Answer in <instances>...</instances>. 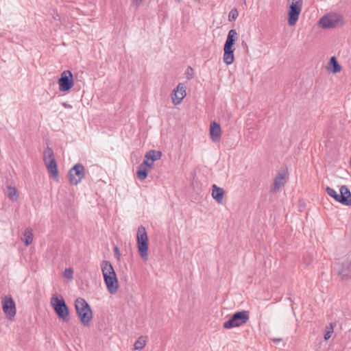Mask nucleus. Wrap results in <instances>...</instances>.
<instances>
[{"label":"nucleus","instance_id":"1","mask_svg":"<svg viewBox=\"0 0 351 351\" xmlns=\"http://www.w3.org/2000/svg\"><path fill=\"white\" fill-rule=\"evenodd\" d=\"M101 267L108 291L111 294L116 293L119 288V282L112 265L109 261H103L101 263Z\"/></svg>","mask_w":351,"mask_h":351},{"label":"nucleus","instance_id":"2","mask_svg":"<svg viewBox=\"0 0 351 351\" xmlns=\"http://www.w3.org/2000/svg\"><path fill=\"white\" fill-rule=\"evenodd\" d=\"M76 313L81 323L84 326H89L93 319V311L88 303L82 298H78L75 301Z\"/></svg>","mask_w":351,"mask_h":351},{"label":"nucleus","instance_id":"3","mask_svg":"<svg viewBox=\"0 0 351 351\" xmlns=\"http://www.w3.org/2000/svg\"><path fill=\"white\" fill-rule=\"evenodd\" d=\"M51 304L60 319L64 322L69 321V310L61 295H53L51 298Z\"/></svg>","mask_w":351,"mask_h":351},{"label":"nucleus","instance_id":"4","mask_svg":"<svg viewBox=\"0 0 351 351\" xmlns=\"http://www.w3.org/2000/svg\"><path fill=\"white\" fill-rule=\"evenodd\" d=\"M137 247L138 251L142 259L147 261L148 258V237L146 230L143 226L138 228L137 234Z\"/></svg>","mask_w":351,"mask_h":351},{"label":"nucleus","instance_id":"5","mask_svg":"<svg viewBox=\"0 0 351 351\" xmlns=\"http://www.w3.org/2000/svg\"><path fill=\"white\" fill-rule=\"evenodd\" d=\"M327 194L334 198L335 201L345 206H351V192L346 185H343L340 188V194L330 186L326 189Z\"/></svg>","mask_w":351,"mask_h":351},{"label":"nucleus","instance_id":"6","mask_svg":"<svg viewBox=\"0 0 351 351\" xmlns=\"http://www.w3.org/2000/svg\"><path fill=\"white\" fill-rule=\"evenodd\" d=\"M43 161L46 167L51 176L53 179H58V165L55 158L53 149L47 146L44 150Z\"/></svg>","mask_w":351,"mask_h":351},{"label":"nucleus","instance_id":"7","mask_svg":"<svg viewBox=\"0 0 351 351\" xmlns=\"http://www.w3.org/2000/svg\"><path fill=\"white\" fill-rule=\"evenodd\" d=\"M250 319V312L247 311H241L234 313L230 318L226 321L223 327L225 329H231L235 327H239L247 322Z\"/></svg>","mask_w":351,"mask_h":351},{"label":"nucleus","instance_id":"8","mask_svg":"<svg viewBox=\"0 0 351 351\" xmlns=\"http://www.w3.org/2000/svg\"><path fill=\"white\" fill-rule=\"evenodd\" d=\"M343 24V16L337 13L328 14L319 21V25L324 29L334 28Z\"/></svg>","mask_w":351,"mask_h":351},{"label":"nucleus","instance_id":"9","mask_svg":"<svg viewBox=\"0 0 351 351\" xmlns=\"http://www.w3.org/2000/svg\"><path fill=\"white\" fill-rule=\"evenodd\" d=\"M333 271L337 274L342 282L351 280V260L346 259L341 263H336Z\"/></svg>","mask_w":351,"mask_h":351},{"label":"nucleus","instance_id":"10","mask_svg":"<svg viewBox=\"0 0 351 351\" xmlns=\"http://www.w3.org/2000/svg\"><path fill=\"white\" fill-rule=\"evenodd\" d=\"M302 0H292L288 10V24L293 26L296 24L302 10Z\"/></svg>","mask_w":351,"mask_h":351},{"label":"nucleus","instance_id":"11","mask_svg":"<svg viewBox=\"0 0 351 351\" xmlns=\"http://www.w3.org/2000/svg\"><path fill=\"white\" fill-rule=\"evenodd\" d=\"M86 169L80 163L75 164L69 171V182L72 185H77L85 178Z\"/></svg>","mask_w":351,"mask_h":351},{"label":"nucleus","instance_id":"12","mask_svg":"<svg viewBox=\"0 0 351 351\" xmlns=\"http://www.w3.org/2000/svg\"><path fill=\"white\" fill-rule=\"evenodd\" d=\"M59 90L61 92L69 91L74 85L73 73L69 70L64 71L58 79Z\"/></svg>","mask_w":351,"mask_h":351},{"label":"nucleus","instance_id":"13","mask_svg":"<svg viewBox=\"0 0 351 351\" xmlns=\"http://www.w3.org/2000/svg\"><path fill=\"white\" fill-rule=\"evenodd\" d=\"M2 308L7 318L12 321L16 313V304L11 295L2 298Z\"/></svg>","mask_w":351,"mask_h":351},{"label":"nucleus","instance_id":"14","mask_svg":"<svg viewBox=\"0 0 351 351\" xmlns=\"http://www.w3.org/2000/svg\"><path fill=\"white\" fill-rule=\"evenodd\" d=\"M286 175L287 171L285 170H281L277 173L270 187V193H274L277 192L285 185Z\"/></svg>","mask_w":351,"mask_h":351},{"label":"nucleus","instance_id":"15","mask_svg":"<svg viewBox=\"0 0 351 351\" xmlns=\"http://www.w3.org/2000/svg\"><path fill=\"white\" fill-rule=\"evenodd\" d=\"M173 91L175 93L173 95L172 94V101L175 105H178L186 96V87L182 84H179L176 90Z\"/></svg>","mask_w":351,"mask_h":351},{"label":"nucleus","instance_id":"16","mask_svg":"<svg viewBox=\"0 0 351 351\" xmlns=\"http://www.w3.org/2000/svg\"><path fill=\"white\" fill-rule=\"evenodd\" d=\"M234 46L224 45L223 60L224 63L226 64L227 65H230L234 62Z\"/></svg>","mask_w":351,"mask_h":351},{"label":"nucleus","instance_id":"17","mask_svg":"<svg viewBox=\"0 0 351 351\" xmlns=\"http://www.w3.org/2000/svg\"><path fill=\"white\" fill-rule=\"evenodd\" d=\"M221 134V126L216 121H213L210 125V136L213 142L219 141Z\"/></svg>","mask_w":351,"mask_h":351},{"label":"nucleus","instance_id":"18","mask_svg":"<svg viewBox=\"0 0 351 351\" xmlns=\"http://www.w3.org/2000/svg\"><path fill=\"white\" fill-rule=\"evenodd\" d=\"M212 197L217 203L221 204L224 195V191L222 188L213 184L212 186Z\"/></svg>","mask_w":351,"mask_h":351},{"label":"nucleus","instance_id":"19","mask_svg":"<svg viewBox=\"0 0 351 351\" xmlns=\"http://www.w3.org/2000/svg\"><path fill=\"white\" fill-rule=\"evenodd\" d=\"M328 69L333 73H337L341 71V66L339 64L335 56L330 58Z\"/></svg>","mask_w":351,"mask_h":351},{"label":"nucleus","instance_id":"20","mask_svg":"<svg viewBox=\"0 0 351 351\" xmlns=\"http://www.w3.org/2000/svg\"><path fill=\"white\" fill-rule=\"evenodd\" d=\"M237 39L238 34L236 29H232L228 32L227 38L224 45L234 46Z\"/></svg>","mask_w":351,"mask_h":351},{"label":"nucleus","instance_id":"21","mask_svg":"<svg viewBox=\"0 0 351 351\" xmlns=\"http://www.w3.org/2000/svg\"><path fill=\"white\" fill-rule=\"evenodd\" d=\"M161 157L162 152L160 151H156L154 149L148 151L145 155V158L146 159H149V160H151V162H153L157 160L160 159Z\"/></svg>","mask_w":351,"mask_h":351},{"label":"nucleus","instance_id":"22","mask_svg":"<svg viewBox=\"0 0 351 351\" xmlns=\"http://www.w3.org/2000/svg\"><path fill=\"white\" fill-rule=\"evenodd\" d=\"M22 240L26 246L29 245L32 243L33 233L31 229H25L23 233V238L22 239Z\"/></svg>","mask_w":351,"mask_h":351},{"label":"nucleus","instance_id":"23","mask_svg":"<svg viewBox=\"0 0 351 351\" xmlns=\"http://www.w3.org/2000/svg\"><path fill=\"white\" fill-rule=\"evenodd\" d=\"M148 175V170L147 168L141 166L138 167V169L136 171V176L138 180H144L147 178Z\"/></svg>","mask_w":351,"mask_h":351},{"label":"nucleus","instance_id":"24","mask_svg":"<svg viewBox=\"0 0 351 351\" xmlns=\"http://www.w3.org/2000/svg\"><path fill=\"white\" fill-rule=\"evenodd\" d=\"M8 197L12 201H16L18 198L17 191L15 187L8 186Z\"/></svg>","mask_w":351,"mask_h":351},{"label":"nucleus","instance_id":"25","mask_svg":"<svg viewBox=\"0 0 351 351\" xmlns=\"http://www.w3.org/2000/svg\"><path fill=\"white\" fill-rule=\"evenodd\" d=\"M146 344V340L144 337H140L134 343V349L136 350H142Z\"/></svg>","mask_w":351,"mask_h":351},{"label":"nucleus","instance_id":"26","mask_svg":"<svg viewBox=\"0 0 351 351\" xmlns=\"http://www.w3.org/2000/svg\"><path fill=\"white\" fill-rule=\"evenodd\" d=\"M239 16V12L237 8L232 9L228 14V21L232 22L234 21Z\"/></svg>","mask_w":351,"mask_h":351},{"label":"nucleus","instance_id":"27","mask_svg":"<svg viewBox=\"0 0 351 351\" xmlns=\"http://www.w3.org/2000/svg\"><path fill=\"white\" fill-rule=\"evenodd\" d=\"M336 326V324H334V323H330V327H327L328 328V330L326 331V332L324 334V339L325 340H328L330 337H331V335L332 333L333 332V330H334V327Z\"/></svg>","mask_w":351,"mask_h":351},{"label":"nucleus","instance_id":"28","mask_svg":"<svg viewBox=\"0 0 351 351\" xmlns=\"http://www.w3.org/2000/svg\"><path fill=\"white\" fill-rule=\"evenodd\" d=\"M64 276L67 279L71 280L73 278V270L72 268H67L64 271Z\"/></svg>","mask_w":351,"mask_h":351},{"label":"nucleus","instance_id":"29","mask_svg":"<svg viewBox=\"0 0 351 351\" xmlns=\"http://www.w3.org/2000/svg\"><path fill=\"white\" fill-rule=\"evenodd\" d=\"M154 165V163L153 162H149V159H146L145 158L143 162L140 165V166L141 167H144L145 168L147 169V167H152V166Z\"/></svg>","mask_w":351,"mask_h":351},{"label":"nucleus","instance_id":"30","mask_svg":"<svg viewBox=\"0 0 351 351\" xmlns=\"http://www.w3.org/2000/svg\"><path fill=\"white\" fill-rule=\"evenodd\" d=\"M114 257L117 259V260H119L120 259V251H119V248L117 247V246H114Z\"/></svg>","mask_w":351,"mask_h":351},{"label":"nucleus","instance_id":"31","mask_svg":"<svg viewBox=\"0 0 351 351\" xmlns=\"http://www.w3.org/2000/svg\"><path fill=\"white\" fill-rule=\"evenodd\" d=\"M193 69L191 67V66H189L188 69H187V72H186V78L188 80H191L193 78Z\"/></svg>","mask_w":351,"mask_h":351},{"label":"nucleus","instance_id":"32","mask_svg":"<svg viewBox=\"0 0 351 351\" xmlns=\"http://www.w3.org/2000/svg\"><path fill=\"white\" fill-rule=\"evenodd\" d=\"M241 46L243 47V48L246 51V52L247 53L248 52V46L247 45V43H245V41L244 40H242L241 42Z\"/></svg>","mask_w":351,"mask_h":351},{"label":"nucleus","instance_id":"33","mask_svg":"<svg viewBox=\"0 0 351 351\" xmlns=\"http://www.w3.org/2000/svg\"><path fill=\"white\" fill-rule=\"evenodd\" d=\"M282 340V339L281 338H274V339H272L273 342L276 343L280 342Z\"/></svg>","mask_w":351,"mask_h":351},{"label":"nucleus","instance_id":"34","mask_svg":"<svg viewBox=\"0 0 351 351\" xmlns=\"http://www.w3.org/2000/svg\"><path fill=\"white\" fill-rule=\"evenodd\" d=\"M134 1H136V3H141L143 0H134Z\"/></svg>","mask_w":351,"mask_h":351},{"label":"nucleus","instance_id":"35","mask_svg":"<svg viewBox=\"0 0 351 351\" xmlns=\"http://www.w3.org/2000/svg\"><path fill=\"white\" fill-rule=\"evenodd\" d=\"M176 1H178V2H180V0H176Z\"/></svg>","mask_w":351,"mask_h":351}]
</instances>
